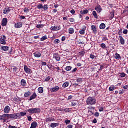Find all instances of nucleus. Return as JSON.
I'll list each match as a JSON object with an SVG mask.
<instances>
[{"label": "nucleus", "instance_id": "39448f33", "mask_svg": "<svg viewBox=\"0 0 128 128\" xmlns=\"http://www.w3.org/2000/svg\"><path fill=\"white\" fill-rule=\"evenodd\" d=\"M14 27L16 28H22V22H18L15 24Z\"/></svg>", "mask_w": 128, "mask_h": 128}, {"label": "nucleus", "instance_id": "bb28decb", "mask_svg": "<svg viewBox=\"0 0 128 128\" xmlns=\"http://www.w3.org/2000/svg\"><path fill=\"white\" fill-rule=\"evenodd\" d=\"M69 34H74V28H70L69 29Z\"/></svg>", "mask_w": 128, "mask_h": 128}, {"label": "nucleus", "instance_id": "4be33fe9", "mask_svg": "<svg viewBox=\"0 0 128 128\" xmlns=\"http://www.w3.org/2000/svg\"><path fill=\"white\" fill-rule=\"evenodd\" d=\"M32 95V93L30 92H28L25 93L24 94V96L25 98H28V96H30Z\"/></svg>", "mask_w": 128, "mask_h": 128}, {"label": "nucleus", "instance_id": "1a4fd4ad", "mask_svg": "<svg viewBox=\"0 0 128 128\" xmlns=\"http://www.w3.org/2000/svg\"><path fill=\"white\" fill-rule=\"evenodd\" d=\"M95 10L98 12L99 14H100V12H102V6H100V5H98V6H96L95 8Z\"/></svg>", "mask_w": 128, "mask_h": 128}, {"label": "nucleus", "instance_id": "603ef678", "mask_svg": "<svg viewBox=\"0 0 128 128\" xmlns=\"http://www.w3.org/2000/svg\"><path fill=\"white\" fill-rule=\"evenodd\" d=\"M102 40L104 41V42H106V40H108V37H104L103 38H102Z\"/></svg>", "mask_w": 128, "mask_h": 128}, {"label": "nucleus", "instance_id": "473e14b6", "mask_svg": "<svg viewBox=\"0 0 128 128\" xmlns=\"http://www.w3.org/2000/svg\"><path fill=\"white\" fill-rule=\"evenodd\" d=\"M114 18V11H112L111 12V16L110 17V20H112Z\"/></svg>", "mask_w": 128, "mask_h": 128}, {"label": "nucleus", "instance_id": "a878e982", "mask_svg": "<svg viewBox=\"0 0 128 128\" xmlns=\"http://www.w3.org/2000/svg\"><path fill=\"white\" fill-rule=\"evenodd\" d=\"M100 30H104L106 28V24L102 23L100 26Z\"/></svg>", "mask_w": 128, "mask_h": 128}, {"label": "nucleus", "instance_id": "4d7b16f0", "mask_svg": "<svg viewBox=\"0 0 128 128\" xmlns=\"http://www.w3.org/2000/svg\"><path fill=\"white\" fill-rule=\"evenodd\" d=\"M28 118L29 122H32V118L30 116H28Z\"/></svg>", "mask_w": 128, "mask_h": 128}, {"label": "nucleus", "instance_id": "cd10ccee", "mask_svg": "<svg viewBox=\"0 0 128 128\" xmlns=\"http://www.w3.org/2000/svg\"><path fill=\"white\" fill-rule=\"evenodd\" d=\"M48 40V36L46 35L44 36H43L42 38H41L40 42H44V40Z\"/></svg>", "mask_w": 128, "mask_h": 128}, {"label": "nucleus", "instance_id": "0eeeda50", "mask_svg": "<svg viewBox=\"0 0 128 128\" xmlns=\"http://www.w3.org/2000/svg\"><path fill=\"white\" fill-rule=\"evenodd\" d=\"M53 58H55V60H57L58 62L60 61V56L58 54H54L53 56Z\"/></svg>", "mask_w": 128, "mask_h": 128}, {"label": "nucleus", "instance_id": "393cba45", "mask_svg": "<svg viewBox=\"0 0 128 128\" xmlns=\"http://www.w3.org/2000/svg\"><path fill=\"white\" fill-rule=\"evenodd\" d=\"M21 84L22 86H26V82L24 80H21Z\"/></svg>", "mask_w": 128, "mask_h": 128}, {"label": "nucleus", "instance_id": "9d476101", "mask_svg": "<svg viewBox=\"0 0 128 128\" xmlns=\"http://www.w3.org/2000/svg\"><path fill=\"white\" fill-rule=\"evenodd\" d=\"M59 90L60 87L58 86H56L50 89L52 92H58Z\"/></svg>", "mask_w": 128, "mask_h": 128}, {"label": "nucleus", "instance_id": "4468645a", "mask_svg": "<svg viewBox=\"0 0 128 128\" xmlns=\"http://www.w3.org/2000/svg\"><path fill=\"white\" fill-rule=\"evenodd\" d=\"M119 38L120 40V42L121 44L124 46V44H126V41L124 40V38L122 37V36H120Z\"/></svg>", "mask_w": 128, "mask_h": 128}, {"label": "nucleus", "instance_id": "79ce46f5", "mask_svg": "<svg viewBox=\"0 0 128 128\" xmlns=\"http://www.w3.org/2000/svg\"><path fill=\"white\" fill-rule=\"evenodd\" d=\"M126 74H124V72L120 74V76L121 78H126Z\"/></svg>", "mask_w": 128, "mask_h": 128}, {"label": "nucleus", "instance_id": "412c9836", "mask_svg": "<svg viewBox=\"0 0 128 128\" xmlns=\"http://www.w3.org/2000/svg\"><path fill=\"white\" fill-rule=\"evenodd\" d=\"M36 126H38V123L34 122L32 124L30 128H36Z\"/></svg>", "mask_w": 128, "mask_h": 128}, {"label": "nucleus", "instance_id": "2eb2a0df", "mask_svg": "<svg viewBox=\"0 0 128 128\" xmlns=\"http://www.w3.org/2000/svg\"><path fill=\"white\" fill-rule=\"evenodd\" d=\"M38 96V95H36V92L34 93V94L30 96V99L29 100L32 101V100H35L36 98Z\"/></svg>", "mask_w": 128, "mask_h": 128}, {"label": "nucleus", "instance_id": "58836bf2", "mask_svg": "<svg viewBox=\"0 0 128 128\" xmlns=\"http://www.w3.org/2000/svg\"><path fill=\"white\" fill-rule=\"evenodd\" d=\"M44 26V24H38L36 26L37 28H42Z\"/></svg>", "mask_w": 128, "mask_h": 128}, {"label": "nucleus", "instance_id": "c756f323", "mask_svg": "<svg viewBox=\"0 0 128 128\" xmlns=\"http://www.w3.org/2000/svg\"><path fill=\"white\" fill-rule=\"evenodd\" d=\"M38 92L39 94H43L44 93V88L42 87H40L38 89Z\"/></svg>", "mask_w": 128, "mask_h": 128}, {"label": "nucleus", "instance_id": "f257e3e1", "mask_svg": "<svg viewBox=\"0 0 128 128\" xmlns=\"http://www.w3.org/2000/svg\"><path fill=\"white\" fill-rule=\"evenodd\" d=\"M86 103L88 106H94L96 104V100L92 97L88 98Z\"/></svg>", "mask_w": 128, "mask_h": 128}, {"label": "nucleus", "instance_id": "ea45409f", "mask_svg": "<svg viewBox=\"0 0 128 128\" xmlns=\"http://www.w3.org/2000/svg\"><path fill=\"white\" fill-rule=\"evenodd\" d=\"M72 66H68L66 67V70L67 72H70V70H72Z\"/></svg>", "mask_w": 128, "mask_h": 128}, {"label": "nucleus", "instance_id": "9b49d317", "mask_svg": "<svg viewBox=\"0 0 128 128\" xmlns=\"http://www.w3.org/2000/svg\"><path fill=\"white\" fill-rule=\"evenodd\" d=\"M60 30V26H54L51 28V30L54 32Z\"/></svg>", "mask_w": 128, "mask_h": 128}, {"label": "nucleus", "instance_id": "3c124183", "mask_svg": "<svg viewBox=\"0 0 128 128\" xmlns=\"http://www.w3.org/2000/svg\"><path fill=\"white\" fill-rule=\"evenodd\" d=\"M30 12V10L28 8H25L24 10V12L28 14V12Z\"/></svg>", "mask_w": 128, "mask_h": 128}, {"label": "nucleus", "instance_id": "5fc2aeb1", "mask_svg": "<svg viewBox=\"0 0 128 128\" xmlns=\"http://www.w3.org/2000/svg\"><path fill=\"white\" fill-rule=\"evenodd\" d=\"M104 108L102 107H100L99 108V111L102 112H104Z\"/></svg>", "mask_w": 128, "mask_h": 128}, {"label": "nucleus", "instance_id": "a211bd4d", "mask_svg": "<svg viewBox=\"0 0 128 128\" xmlns=\"http://www.w3.org/2000/svg\"><path fill=\"white\" fill-rule=\"evenodd\" d=\"M60 124L58 123H52L50 125L51 128H56V126H58Z\"/></svg>", "mask_w": 128, "mask_h": 128}, {"label": "nucleus", "instance_id": "6ab92c4d", "mask_svg": "<svg viewBox=\"0 0 128 128\" xmlns=\"http://www.w3.org/2000/svg\"><path fill=\"white\" fill-rule=\"evenodd\" d=\"M92 30H93V32L94 34H96V27L94 26H92Z\"/></svg>", "mask_w": 128, "mask_h": 128}, {"label": "nucleus", "instance_id": "dca6fc26", "mask_svg": "<svg viewBox=\"0 0 128 128\" xmlns=\"http://www.w3.org/2000/svg\"><path fill=\"white\" fill-rule=\"evenodd\" d=\"M2 50H4V52H8L10 50V47L6 46H2L1 47Z\"/></svg>", "mask_w": 128, "mask_h": 128}, {"label": "nucleus", "instance_id": "20e7f679", "mask_svg": "<svg viewBox=\"0 0 128 128\" xmlns=\"http://www.w3.org/2000/svg\"><path fill=\"white\" fill-rule=\"evenodd\" d=\"M6 37L5 36H3L1 38L0 40V44H4L5 46L6 44Z\"/></svg>", "mask_w": 128, "mask_h": 128}, {"label": "nucleus", "instance_id": "aec40b11", "mask_svg": "<svg viewBox=\"0 0 128 128\" xmlns=\"http://www.w3.org/2000/svg\"><path fill=\"white\" fill-rule=\"evenodd\" d=\"M28 112L30 114H35L34 108H31V109L28 110Z\"/></svg>", "mask_w": 128, "mask_h": 128}, {"label": "nucleus", "instance_id": "e2e57ef3", "mask_svg": "<svg viewBox=\"0 0 128 128\" xmlns=\"http://www.w3.org/2000/svg\"><path fill=\"white\" fill-rule=\"evenodd\" d=\"M70 12L72 14H76V11L74 10H71Z\"/></svg>", "mask_w": 128, "mask_h": 128}, {"label": "nucleus", "instance_id": "6e6552de", "mask_svg": "<svg viewBox=\"0 0 128 128\" xmlns=\"http://www.w3.org/2000/svg\"><path fill=\"white\" fill-rule=\"evenodd\" d=\"M10 12V8H6L4 9L3 10V14H8Z\"/></svg>", "mask_w": 128, "mask_h": 128}, {"label": "nucleus", "instance_id": "de8ad7c7", "mask_svg": "<svg viewBox=\"0 0 128 128\" xmlns=\"http://www.w3.org/2000/svg\"><path fill=\"white\" fill-rule=\"evenodd\" d=\"M50 76H48L45 79V82H50Z\"/></svg>", "mask_w": 128, "mask_h": 128}, {"label": "nucleus", "instance_id": "37998d69", "mask_svg": "<svg viewBox=\"0 0 128 128\" xmlns=\"http://www.w3.org/2000/svg\"><path fill=\"white\" fill-rule=\"evenodd\" d=\"M77 82H82V78H78L76 80Z\"/></svg>", "mask_w": 128, "mask_h": 128}, {"label": "nucleus", "instance_id": "a19ab883", "mask_svg": "<svg viewBox=\"0 0 128 128\" xmlns=\"http://www.w3.org/2000/svg\"><path fill=\"white\" fill-rule=\"evenodd\" d=\"M86 54V52L84 51H82L81 52H79L80 56H84Z\"/></svg>", "mask_w": 128, "mask_h": 128}, {"label": "nucleus", "instance_id": "680f3d73", "mask_svg": "<svg viewBox=\"0 0 128 128\" xmlns=\"http://www.w3.org/2000/svg\"><path fill=\"white\" fill-rule=\"evenodd\" d=\"M52 122V119L50 118H46V122Z\"/></svg>", "mask_w": 128, "mask_h": 128}, {"label": "nucleus", "instance_id": "423d86ee", "mask_svg": "<svg viewBox=\"0 0 128 128\" xmlns=\"http://www.w3.org/2000/svg\"><path fill=\"white\" fill-rule=\"evenodd\" d=\"M6 118H9L8 114H5L2 116H0V120H4Z\"/></svg>", "mask_w": 128, "mask_h": 128}, {"label": "nucleus", "instance_id": "6e6d98bb", "mask_svg": "<svg viewBox=\"0 0 128 128\" xmlns=\"http://www.w3.org/2000/svg\"><path fill=\"white\" fill-rule=\"evenodd\" d=\"M100 68L99 70L102 71V70H104V66H102V65H100Z\"/></svg>", "mask_w": 128, "mask_h": 128}, {"label": "nucleus", "instance_id": "f3484780", "mask_svg": "<svg viewBox=\"0 0 128 128\" xmlns=\"http://www.w3.org/2000/svg\"><path fill=\"white\" fill-rule=\"evenodd\" d=\"M35 58H40L42 56V54L40 53V52H36L34 54Z\"/></svg>", "mask_w": 128, "mask_h": 128}, {"label": "nucleus", "instance_id": "7ed1b4c3", "mask_svg": "<svg viewBox=\"0 0 128 128\" xmlns=\"http://www.w3.org/2000/svg\"><path fill=\"white\" fill-rule=\"evenodd\" d=\"M24 70L26 74H32V69L28 68V67L26 65L24 66Z\"/></svg>", "mask_w": 128, "mask_h": 128}, {"label": "nucleus", "instance_id": "72a5a7b5", "mask_svg": "<svg viewBox=\"0 0 128 128\" xmlns=\"http://www.w3.org/2000/svg\"><path fill=\"white\" fill-rule=\"evenodd\" d=\"M80 34L84 35V34H86V29L83 28L82 30L80 31Z\"/></svg>", "mask_w": 128, "mask_h": 128}, {"label": "nucleus", "instance_id": "f8f14e48", "mask_svg": "<svg viewBox=\"0 0 128 128\" xmlns=\"http://www.w3.org/2000/svg\"><path fill=\"white\" fill-rule=\"evenodd\" d=\"M10 108L8 106H6L4 109V112L5 114H10Z\"/></svg>", "mask_w": 128, "mask_h": 128}, {"label": "nucleus", "instance_id": "f03ea898", "mask_svg": "<svg viewBox=\"0 0 128 128\" xmlns=\"http://www.w3.org/2000/svg\"><path fill=\"white\" fill-rule=\"evenodd\" d=\"M9 118H12L14 120H18V118H20V114H8Z\"/></svg>", "mask_w": 128, "mask_h": 128}, {"label": "nucleus", "instance_id": "2f4dec72", "mask_svg": "<svg viewBox=\"0 0 128 128\" xmlns=\"http://www.w3.org/2000/svg\"><path fill=\"white\" fill-rule=\"evenodd\" d=\"M114 88H116L114 86H112L109 88V90L110 92H114Z\"/></svg>", "mask_w": 128, "mask_h": 128}, {"label": "nucleus", "instance_id": "c9c22d12", "mask_svg": "<svg viewBox=\"0 0 128 128\" xmlns=\"http://www.w3.org/2000/svg\"><path fill=\"white\" fill-rule=\"evenodd\" d=\"M44 8V5L42 4H39L38 6H37V8H38V10H42Z\"/></svg>", "mask_w": 128, "mask_h": 128}, {"label": "nucleus", "instance_id": "bf43d9fd", "mask_svg": "<svg viewBox=\"0 0 128 128\" xmlns=\"http://www.w3.org/2000/svg\"><path fill=\"white\" fill-rule=\"evenodd\" d=\"M128 30H125L123 32V34H128Z\"/></svg>", "mask_w": 128, "mask_h": 128}, {"label": "nucleus", "instance_id": "f704fd0d", "mask_svg": "<svg viewBox=\"0 0 128 128\" xmlns=\"http://www.w3.org/2000/svg\"><path fill=\"white\" fill-rule=\"evenodd\" d=\"M100 47L102 48H104V50H106V48H108V47L106 46V45L105 44H102L100 45Z\"/></svg>", "mask_w": 128, "mask_h": 128}, {"label": "nucleus", "instance_id": "49530a36", "mask_svg": "<svg viewBox=\"0 0 128 128\" xmlns=\"http://www.w3.org/2000/svg\"><path fill=\"white\" fill-rule=\"evenodd\" d=\"M60 40L56 39V40H54V43L56 44H60Z\"/></svg>", "mask_w": 128, "mask_h": 128}, {"label": "nucleus", "instance_id": "a18cd8bd", "mask_svg": "<svg viewBox=\"0 0 128 128\" xmlns=\"http://www.w3.org/2000/svg\"><path fill=\"white\" fill-rule=\"evenodd\" d=\"M13 70L14 72H18V68L16 67L15 66H13Z\"/></svg>", "mask_w": 128, "mask_h": 128}, {"label": "nucleus", "instance_id": "ddd939ff", "mask_svg": "<svg viewBox=\"0 0 128 128\" xmlns=\"http://www.w3.org/2000/svg\"><path fill=\"white\" fill-rule=\"evenodd\" d=\"M8 24V18H4L2 21V26H6Z\"/></svg>", "mask_w": 128, "mask_h": 128}, {"label": "nucleus", "instance_id": "e433bc0d", "mask_svg": "<svg viewBox=\"0 0 128 128\" xmlns=\"http://www.w3.org/2000/svg\"><path fill=\"white\" fill-rule=\"evenodd\" d=\"M43 10H48V4L43 6Z\"/></svg>", "mask_w": 128, "mask_h": 128}, {"label": "nucleus", "instance_id": "774afa93", "mask_svg": "<svg viewBox=\"0 0 128 128\" xmlns=\"http://www.w3.org/2000/svg\"><path fill=\"white\" fill-rule=\"evenodd\" d=\"M9 128H17L16 126H9Z\"/></svg>", "mask_w": 128, "mask_h": 128}, {"label": "nucleus", "instance_id": "4c0bfd02", "mask_svg": "<svg viewBox=\"0 0 128 128\" xmlns=\"http://www.w3.org/2000/svg\"><path fill=\"white\" fill-rule=\"evenodd\" d=\"M68 86H70V83H68V82H66L64 84H63V88H68Z\"/></svg>", "mask_w": 128, "mask_h": 128}, {"label": "nucleus", "instance_id": "69168bd1", "mask_svg": "<svg viewBox=\"0 0 128 128\" xmlns=\"http://www.w3.org/2000/svg\"><path fill=\"white\" fill-rule=\"evenodd\" d=\"M42 66H46V62H42Z\"/></svg>", "mask_w": 128, "mask_h": 128}, {"label": "nucleus", "instance_id": "5701e85b", "mask_svg": "<svg viewBox=\"0 0 128 128\" xmlns=\"http://www.w3.org/2000/svg\"><path fill=\"white\" fill-rule=\"evenodd\" d=\"M116 60H120L122 58V56H120V55L118 53L115 54V56H114Z\"/></svg>", "mask_w": 128, "mask_h": 128}, {"label": "nucleus", "instance_id": "b1692460", "mask_svg": "<svg viewBox=\"0 0 128 128\" xmlns=\"http://www.w3.org/2000/svg\"><path fill=\"white\" fill-rule=\"evenodd\" d=\"M88 10H81L80 12V14H88Z\"/></svg>", "mask_w": 128, "mask_h": 128}, {"label": "nucleus", "instance_id": "c03bdc74", "mask_svg": "<svg viewBox=\"0 0 128 128\" xmlns=\"http://www.w3.org/2000/svg\"><path fill=\"white\" fill-rule=\"evenodd\" d=\"M26 116V112H20V116Z\"/></svg>", "mask_w": 128, "mask_h": 128}, {"label": "nucleus", "instance_id": "864d4df0", "mask_svg": "<svg viewBox=\"0 0 128 128\" xmlns=\"http://www.w3.org/2000/svg\"><path fill=\"white\" fill-rule=\"evenodd\" d=\"M71 104H72V106H76V104H78L74 102H72L71 103Z\"/></svg>", "mask_w": 128, "mask_h": 128}, {"label": "nucleus", "instance_id": "7c9ffc66", "mask_svg": "<svg viewBox=\"0 0 128 128\" xmlns=\"http://www.w3.org/2000/svg\"><path fill=\"white\" fill-rule=\"evenodd\" d=\"M92 14L95 18H98V14L96 13V12L94 11L92 12Z\"/></svg>", "mask_w": 128, "mask_h": 128}, {"label": "nucleus", "instance_id": "13d9d810", "mask_svg": "<svg viewBox=\"0 0 128 128\" xmlns=\"http://www.w3.org/2000/svg\"><path fill=\"white\" fill-rule=\"evenodd\" d=\"M64 110L66 112H70V108H66Z\"/></svg>", "mask_w": 128, "mask_h": 128}, {"label": "nucleus", "instance_id": "09e8293b", "mask_svg": "<svg viewBox=\"0 0 128 128\" xmlns=\"http://www.w3.org/2000/svg\"><path fill=\"white\" fill-rule=\"evenodd\" d=\"M65 124L68 125V124H70V120H66L65 121Z\"/></svg>", "mask_w": 128, "mask_h": 128}, {"label": "nucleus", "instance_id": "c85d7f7f", "mask_svg": "<svg viewBox=\"0 0 128 128\" xmlns=\"http://www.w3.org/2000/svg\"><path fill=\"white\" fill-rule=\"evenodd\" d=\"M34 112H35V114H40V112H41V110L39 108H35Z\"/></svg>", "mask_w": 128, "mask_h": 128}, {"label": "nucleus", "instance_id": "338daca9", "mask_svg": "<svg viewBox=\"0 0 128 128\" xmlns=\"http://www.w3.org/2000/svg\"><path fill=\"white\" fill-rule=\"evenodd\" d=\"M62 42H64L66 40V38L64 36L62 37Z\"/></svg>", "mask_w": 128, "mask_h": 128}, {"label": "nucleus", "instance_id": "0e129e2a", "mask_svg": "<svg viewBox=\"0 0 128 128\" xmlns=\"http://www.w3.org/2000/svg\"><path fill=\"white\" fill-rule=\"evenodd\" d=\"M93 124H97L98 123V120H96V118H94L92 122Z\"/></svg>", "mask_w": 128, "mask_h": 128}, {"label": "nucleus", "instance_id": "052dcab7", "mask_svg": "<svg viewBox=\"0 0 128 128\" xmlns=\"http://www.w3.org/2000/svg\"><path fill=\"white\" fill-rule=\"evenodd\" d=\"M70 22H74V18H70Z\"/></svg>", "mask_w": 128, "mask_h": 128}, {"label": "nucleus", "instance_id": "8fccbe9b", "mask_svg": "<svg viewBox=\"0 0 128 128\" xmlns=\"http://www.w3.org/2000/svg\"><path fill=\"white\" fill-rule=\"evenodd\" d=\"M94 58H96V56L92 54H90V58H92V60L94 59Z\"/></svg>", "mask_w": 128, "mask_h": 128}]
</instances>
